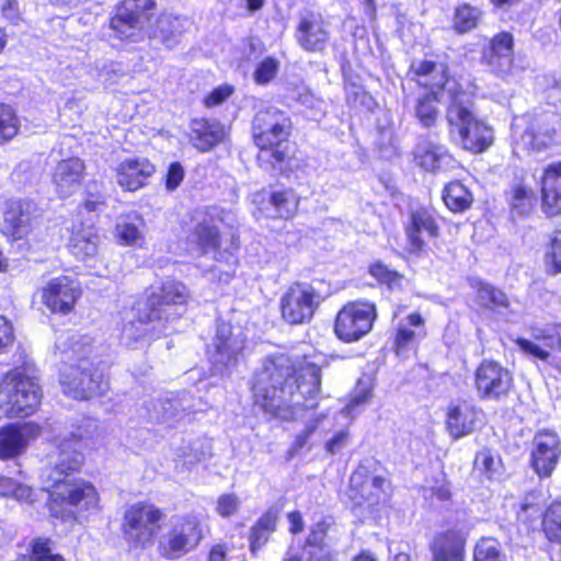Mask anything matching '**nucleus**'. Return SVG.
Masks as SVG:
<instances>
[{
    "mask_svg": "<svg viewBox=\"0 0 561 561\" xmlns=\"http://www.w3.org/2000/svg\"><path fill=\"white\" fill-rule=\"evenodd\" d=\"M436 231L434 218L428 211L422 209L412 213L410 226L407 228L411 251H421L425 239L435 237Z\"/></svg>",
    "mask_w": 561,
    "mask_h": 561,
    "instance_id": "nucleus-35",
    "label": "nucleus"
},
{
    "mask_svg": "<svg viewBox=\"0 0 561 561\" xmlns=\"http://www.w3.org/2000/svg\"><path fill=\"white\" fill-rule=\"evenodd\" d=\"M481 12L478 8L469 4H462L456 9L454 16L455 30L459 33L471 31L478 25Z\"/></svg>",
    "mask_w": 561,
    "mask_h": 561,
    "instance_id": "nucleus-50",
    "label": "nucleus"
},
{
    "mask_svg": "<svg viewBox=\"0 0 561 561\" xmlns=\"http://www.w3.org/2000/svg\"><path fill=\"white\" fill-rule=\"evenodd\" d=\"M541 207L547 216L561 213V162L549 164L541 176Z\"/></svg>",
    "mask_w": 561,
    "mask_h": 561,
    "instance_id": "nucleus-33",
    "label": "nucleus"
},
{
    "mask_svg": "<svg viewBox=\"0 0 561 561\" xmlns=\"http://www.w3.org/2000/svg\"><path fill=\"white\" fill-rule=\"evenodd\" d=\"M394 317L398 318L394 348L397 354L401 355L405 351L413 348L421 339L425 337V320L419 312H411L401 318L396 312Z\"/></svg>",
    "mask_w": 561,
    "mask_h": 561,
    "instance_id": "nucleus-28",
    "label": "nucleus"
},
{
    "mask_svg": "<svg viewBox=\"0 0 561 561\" xmlns=\"http://www.w3.org/2000/svg\"><path fill=\"white\" fill-rule=\"evenodd\" d=\"M443 199L450 210L463 211L470 207L472 195L461 182L455 181L445 186Z\"/></svg>",
    "mask_w": 561,
    "mask_h": 561,
    "instance_id": "nucleus-47",
    "label": "nucleus"
},
{
    "mask_svg": "<svg viewBox=\"0 0 561 561\" xmlns=\"http://www.w3.org/2000/svg\"><path fill=\"white\" fill-rule=\"evenodd\" d=\"M3 18L12 24H18L20 21V8L16 0H7L1 7Z\"/></svg>",
    "mask_w": 561,
    "mask_h": 561,
    "instance_id": "nucleus-64",
    "label": "nucleus"
},
{
    "mask_svg": "<svg viewBox=\"0 0 561 561\" xmlns=\"http://www.w3.org/2000/svg\"><path fill=\"white\" fill-rule=\"evenodd\" d=\"M240 507V500L233 493L222 494L217 500L216 512L221 517H229L237 513Z\"/></svg>",
    "mask_w": 561,
    "mask_h": 561,
    "instance_id": "nucleus-58",
    "label": "nucleus"
},
{
    "mask_svg": "<svg viewBox=\"0 0 561 561\" xmlns=\"http://www.w3.org/2000/svg\"><path fill=\"white\" fill-rule=\"evenodd\" d=\"M374 389L373 378L368 375L360 377L354 389L348 404L341 411L340 415L352 421L358 415L369 402Z\"/></svg>",
    "mask_w": 561,
    "mask_h": 561,
    "instance_id": "nucleus-42",
    "label": "nucleus"
},
{
    "mask_svg": "<svg viewBox=\"0 0 561 561\" xmlns=\"http://www.w3.org/2000/svg\"><path fill=\"white\" fill-rule=\"evenodd\" d=\"M369 274L380 284H386L389 288H393L400 284L401 275L390 270L381 262H375L369 266Z\"/></svg>",
    "mask_w": 561,
    "mask_h": 561,
    "instance_id": "nucleus-54",
    "label": "nucleus"
},
{
    "mask_svg": "<svg viewBox=\"0 0 561 561\" xmlns=\"http://www.w3.org/2000/svg\"><path fill=\"white\" fill-rule=\"evenodd\" d=\"M444 89L450 100L446 119L451 140L470 152L486 150L493 142V130L473 112L476 87L468 79H461L446 81Z\"/></svg>",
    "mask_w": 561,
    "mask_h": 561,
    "instance_id": "nucleus-4",
    "label": "nucleus"
},
{
    "mask_svg": "<svg viewBox=\"0 0 561 561\" xmlns=\"http://www.w3.org/2000/svg\"><path fill=\"white\" fill-rule=\"evenodd\" d=\"M144 222L137 216L119 218L115 227V236L122 245L141 248L145 243Z\"/></svg>",
    "mask_w": 561,
    "mask_h": 561,
    "instance_id": "nucleus-40",
    "label": "nucleus"
},
{
    "mask_svg": "<svg viewBox=\"0 0 561 561\" xmlns=\"http://www.w3.org/2000/svg\"><path fill=\"white\" fill-rule=\"evenodd\" d=\"M347 443L348 433L342 430L325 443L324 448L327 453L334 455L341 451L347 445Z\"/></svg>",
    "mask_w": 561,
    "mask_h": 561,
    "instance_id": "nucleus-63",
    "label": "nucleus"
},
{
    "mask_svg": "<svg viewBox=\"0 0 561 561\" xmlns=\"http://www.w3.org/2000/svg\"><path fill=\"white\" fill-rule=\"evenodd\" d=\"M329 529V523L321 520L317 523L310 530L307 538V546L318 549V551H309V561H334V557L328 546L324 543V538Z\"/></svg>",
    "mask_w": 561,
    "mask_h": 561,
    "instance_id": "nucleus-43",
    "label": "nucleus"
},
{
    "mask_svg": "<svg viewBox=\"0 0 561 561\" xmlns=\"http://www.w3.org/2000/svg\"><path fill=\"white\" fill-rule=\"evenodd\" d=\"M229 214L217 207L195 210L193 215L194 227L188 234L191 243L204 254H210L217 262L209 271L210 278L217 277L218 283L228 284L233 275V254L230 251H221L220 226Z\"/></svg>",
    "mask_w": 561,
    "mask_h": 561,
    "instance_id": "nucleus-5",
    "label": "nucleus"
},
{
    "mask_svg": "<svg viewBox=\"0 0 561 561\" xmlns=\"http://www.w3.org/2000/svg\"><path fill=\"white\" fill-rule=\"evenodd\" d=\"M247 336L240 327H231L228 323L217 325L216 335L208 348L209 360L214 370L225 375L237 364L241 356Z\"/></svg>",
    "mask_w": 561,
    "mask_h": 561,
    "instance_id": "nucleus-12",
    "label": "nucleus"
},
{
    "mask_svg": "<svg viewBox=\"0 0 561 561\" xmlns=\"http://www.w3.org/2000/svg\"><path fill=\"white\" fill-rule=\"evenodd\" d=\"M20 129V122L14 111L4 104H0V144L14 138Z\"/></svg>",
    "mask_w": 561,
    "mask_h": 561,
    "instance_id": "nucleus-51",
    "label": "nucleus"
},
{
    "mask_svg": "<svg viewBox=\"0 0 561 561\" xmlns=\"http://www.w3.org/2000/svg\"><path fill=\"white\" fill-rule=\"evenodd\" d=\"M188 298L186 286L174 279H167L160 286H151L146 297L136 304V319L123 324L121 342L137 348L154 339L170 334L174 321L182 314Z\"/></svg>",
    "mask_w": 561,
    "mask_h": 561,
    "instance_id": "nucleus-2",
    "label": "nucleus"
},
{
    "mask_svg": "<svg viewBox=\"0 0 561 561\" xmlns=\"http://www.w3.org/2000/svg\"><path fill=\"white\" fill-rule=\"evenodd\" d=\"M153 5L152 0H123L118 5L122 12L138 15V19L142 21L146 18V13Z\"/></svg>",
    "mask_w": 561,
    "mask_h": 561,
    "instance_id": "nucleus-59",
    "label": "nucleus"
},
{
    "mask_svg": "<svg viewBox=\"0 0 561 561\" xmlns=\"http://www.w3.org/2000/svg\"><path fill=\"white\" fill-rule=\"evenodd\" d=\"M162 513L152 504L138 502L130 505L124 514L123 533L131 547H145L157 533Z\"/></svg>",
    "mask_w": 561,
    "mask_h": 561,
    "instance_id": "nucleus-15",
    "label": "nucleus"
},
{
    "mask_svg": "<svg viewBox=\"0 0 561 561\" xmlns=\"http://www.w3.org/2000/svg\"><path fill=\"white\" fill-rule=\"evenodd\" d=\"M101 236L94 225L75 221L68 241L70 253L87 266L94 267L98 261Z\"/></svg>",
    "mask_w": 561,
    "mask_h": 561,
    "instance_id": "nucleus-22",
    "label": "nucleus"
},
{
    "mask_svg": "<svg viewBox=\"0 0 561 561\" xmlns=\"http://www.w3.org/2000/svg\"><path fill=\"white\" fill-rule=\"evenodd\" d=\"M376 316L374 304L368 301L350 302L336 316L335 334L344 342L357 341L371 330Z\"/></svg>",
    "mask_w": 561,
    "mask_h": 561,
    "instance_id": "nucleus-16",
    "label": "nucleus"
},
{
    "mask_svg": "<svg viewBox=\"0 0 561 561\" xmlns=\"http://www.w3.org/2000/svg\"><path fill=\"white\" fill-rule=\"evenodd\" d=\"M296 39L307 51H322L329 41V32L319 13L306 12L300 16Z\"/></svg>",
    "mask_w": 561,
    "mask_h": 561,
    "instance_id": "nucleus-26",
    "label": "nucleus"
},
{
    "mask_svg": "<svg viewBox=\"0 0 561 561\" xmlns=\"http://www.w3.org/2000/svg\"><path fill=\"white\" fill-rule=\"evenodd\" d=\"M438 102L450 104L448 93L442 98V89L431 90L416 100L414 115L423 127L428 128L436 123L439 115Z\"/></svg>",
    "mask_w": 561,
    "mask_h": 561,
    "instance_id": "nucleus-37",
    "label": "nucleus"
},
{
    "mask_svg": "<svg viewBox=\"0 0 561 561\" xmlns=\"http://www.w3.org/2000/svg\"><path fill=\"white\" fill-rule=\"evenodd\" d=\"M49 539L37 538L31 545V552L21 554L18 561H65L62 556L54 553Z\"/></svg>",
    "mask_w": 561,
    "mask_h": 561,
    "instance_id": "nucleus-49",
    "label": "nucleus"
},
{
    "mask_svg": "<svg viewBox=\"0 0 561 561\" xmlns=\"http://www.w3.org/2000/svg\"><path fill=\"white\" fill-rule=\"evenodd\" d=\"M389 482L381 476H371L364 466H359L350 478L347 497L354 507H363L369 514L385 505L389 497Z\"/></svg>",
    "mask_w": 561,
    "mask_h": 561,
    "instance_id": "nucleus-11",
    "label": "nucleus"
},
{
    "mask_svg": "<svg viewBox=\"0 0 561 561\" xmlns=\"http://www.w3.org/2000/svg\"><path fill=\"white\" fill-rule=\"evenodd\" d=\"M507 201L511 206L512 215L522 217L528 215L534 207L535 195L530 187H527L523 184H515L507 193Z\"/></svg>",
    "mask_w": 561,
    "mask_h": 561,
    "instance_id": "nucleus-46",
    "label": "nucleus"
},
{
    "mask_svg": "<svg viewBox=\"0 0 561 561\" xmlns=\"http://www.w3.org/2000/svg\"><path fill=\"white\" fill-rule=\"evenodd\" d=\"M290 119L287 114L275 106L260 108L252 121L253 141L260 153L259 161H268L274 168L285 160L283 144L290 135Z\"/></svg>",
    "mask_w": 561,
    "mask_h": 561,
    "instance_id": "nucleus-7",
    "label": "nucleus"
},
{
    "mask_svg": "<svg viewBox=\"0 0 561 561\" xmlns=\"http://www.w3.org/2000/svg\"><path fill=\"white\" fill-rule=\"evenodd\" d=\"M323 301V296L311 283L294 282L279 297L282 320L289 325L309 323Z\"/></svg>",
    "mask_w": 561,
    "mask_h": 561,
    "instance_id": "nucleus-10",
    "label": "nucleus"
},
{
    "mask_svg": "<svg viewBox=\"0 0 561 561\" xmlns=\"http://www.w3.org/2000/svg\"><path fill=\"white\" fill-rule=\"evenodd\" d=\"M531 340L517 337L516 345L526 355L536 357L542 362H549L551 357L550 351L559 345L560 339L554 335L551 328H531Z\"/></svg>",
    "mask_w": 561,
    "mask_h": 561,
    "instance_id": "nucleus-32",
    "label": "nucleus"
},
{
    "mask_svg": "<svg viewBox=\"0 0 561 561\" xmlns=\"http://www.w3.org/2000/svg\"><path fill=\"white\" fill-rule=\"evenodd\" d=\"M471 286L477 291V301L483 307L504 314L510 301L504 291L480 279H473Z\"/></svg>",
    "mask_w": 561,
    "mask_h": 561,
    "instance_id": "nucleus-39",
    "label": "nucleus"
},
{
    "mask_svg": "<svg viewBox=\"0 0 561 561\" xmlns=\"http://www.w3.org/2000/svg\"><path fill=\"white\" fill-rule=\"evenodd\" d=\"M154 172V165L145 157L125 158L114 168L116 183L129 192L144 187Z\"/></svg>",
    "mask_w": 561,
    "mask_h": 561,
    "instance_id": "nucleus-24",
    "label": "nucleus"
},
{
    "mask_svg": "<svg viewBox=\"0 0 561 561\" xmlns=\"http://www.w3.org/2000/svg\"><path fill=\"white\" fill-rule=\"evenodd\" d=\"M474 467L488 479H495L502 468V461L499 457L493 456L490 450L483 449L476 455Z\"/></svg>",
    "mask_w": 561,
    "mask_h": 561,
    "instance_id": "nucleus-52",
    "label": "nucleus"
},
{
    "mask_svg": "<svg viewBox=\"0 0 561 561\" xmlns=\"http://www.w3.org/2000/svg\"><path fill=\"white\" fill-rule=\"evenodd\" d=\"M110 28L116 38L128 39L141 28V21L138 15L122 12V9L117 7L111 19Z\"/></svg>",
    "mask_w": 561,
    "mask_h": 561,
    "instance_id": "nucleus-44",
    "label": "nucleus"
},
{
    "mask_svg": "<svg viewBox=\"0 0 561 561\" xmlns=\"http://www.w3.org/2000/svg\"><path fill=\"white\" fill-rule=\"evenodd\" d=\"M203 538L197 515L188 514L172 520L170 529L160 540L161 553L169 559L180 558L194 550Z\"/></svg>",
    "mask_w": 561,
    "mask_h": 561,
    "instance_id": "nucleus-13",
    "label": "nucleus"
},
{
    "mask_svg": "<svg viewBox=\"0 0 561 561\" xmlns=\"http://www.w3.org/2000/svg\"><path fill=\"white\" fill-rule=\"evenodd\" d=\"M98 431V425L92 419H82L75 431L65 436L57 446L56 455L51 456L53 465L49 480L56 483L69 481L67 477L80 469L84 457L82 449L89 447Z\"/></svg>",
    "mask_w": 561,
    "mask_h": 561,
    "instance_id": "nucleus-9",
    "label": "nucleus"
},
{
    "mask_svg": "<svg viewBox=\"0 0 561 561\" xmlns=\"http://www.w3.org/2000/svg\"><path fill=\"white\" fill-rule=\"evenodd\" d=\"M193 145L201 151H208L222 141L224 126L216 121L193 119L191 124Z\"/></svg>",
    "mask_w": 561,
    "mask_h": 561,
    "instance_id": "nucleus-34",
    "label": "nucleus"
},
{
    "mask_svg": "<svg viewBox=\"0 0 561 561\" xmlns=\"http://www.w3.org/2000/svg\"><path fill=\"white\" fill-rule=\"evenodd\" d=\"M514 38L511 33L502 32L492 37L482 51V64L504 81L517 79L523 69L514 64Z\"/></svg>",
    "mask_w": 561,
    "mask_h": 561,
    "instance_id": "nucleus-17",
    "label": "nucleus"
},
{
    "mask_svg": "<svg viewBox=\"0 0 561 561\" xmlns=\"http://www.w3.org/2000/svg\"><path fill=\"white\" fill-rule=\"evenodd\" d=\"M233 93V87L230 84H221L215 88L205 99L204 104L207 107L218 106L224 103Z\"/></svg>",
    "mask_w": 561,
    "mask_h": 561,
    "instance_id": "nucleus-60",
    "label": "nucleus"
},
{
    "mask_svg": "<svg viewBox=\"0 0 561 561\" xmlns=\"http://www.w3.org/2000/svg\"><path fill=\"white\" fill-rule=\"evenodd\" d=\"M41 435L34 422L12 423L0 428V459H12L22 455L30 443Z\"/></svg>",
    "mask_w": 561,
    "mask_h": 561,
    "instance_id": "nucleus-23",
    "label": "nucleus"
},
{
    "mask_svg": "<svg viewBox=\"0 0 561 561\" xmlns=\"http://www.w3.org/2000/svg\"><path fill=\"white\" fill-rule=\"evenodd\" d=\"M42 302L54 313L67 314L72 311L81 296L80 284L71 276L60 275L49 279L39 289Z\"/></svg>",
    "mask_w": 561,
    "mask_h": 561,
    "instance_id": "nucleus-18",
    "label": "nucleus"
},
{
    "mask_svg": "<svg viewBox=\"0 0 561 561\" xmlns=\"http://www.w3.org/2000/svg\"><path fill=\"white\" fill-rule=\"evenodd\" d=\"M279 69V61L276 60L273 57H266L264 58L256 67L254 71V80L259 84H266L268 83Z\"/></svg>",
    "mask_w": 561,
    "mask_h": 561,
    "instance_id": "nucleus-55",
    "label": "nucleus"
},
{
    "mask_svg": "<svg viewBox=\"0 0 561 561\" xmlns=\"http://www.w3.org/2000/svg\"><path fill=\"white\" fill-rule=\"evenodd\" d=\"M14 341L12 323L0 314V352L10 346Z\"/></svg>",
    "mask_w": 561,
    "mask_h": 561,
    "instance_id": "nucleus-62",
    "label": "nucleus"
},
{
    "mask_svg": "<svg viewBox=\"0 0 561 561\" xmlns=\"http://www.w3.org/2000/svg\"><path fill=\"white\" fill-rule=\"evenodd\" d=\"M37 378L23 368L8 373L0 382V416L23 417L33 414L41 403Z\"/></svg>",
    "mask_w": 561,
    "mask_h": 561,
    "instance_id": "nucleus-8",
    "label": "nucleus"
},
{
    "mask_svg": "<svg viewBox=\"0 0 561 561\" xmlns=\"http://www.w3.org/2000/svg\"><path fill=\"white\" fill-rule=\"evenodd\" d=\"M98 80L104 84L112 85L123 76L119 65L113 61H104L96 65Z\"/></svg>",
    "mask_w": 561,
    "mask_h": 561,
    "instance_id": "nucleus-57",
    "label": "nucleus"
},
{
    "mask_svg": "<svg viewBox=\"0 0 561 561\" xmlns=\"http://www.w3.org/2000/svg\"><path fill=\"white\" fill-rule=\"evenodd\" d=\"M184 179V170L183 167L179 162H173L170 164L167 179L165 186L169 191L175 190Z\"/></svg>",
    "mask_w": 561,
    "mask_h": 561,
    "instance_id": "nucleus-61",
    "label": "nucleus"
},
{
    "mask_svg": "<svg viewBox=\"0 0 561 561\" xmlns=\"http://www.w3.org/2000/svg\"><path fill=\"white\" fill-rule=\"evenodd\" d=\"M474 561H502L500 543L493 538L481 539L474 549Z\"/></svg>",
    "mask_w": 561,
    "mask_h": 561,
    "instance_id": "nucleus-53",
    "label": "nucleus"
},
{
    "mask_svg": "<svg viewBox=\"0 0 561 561\" xmlns=\"http://www.w3.org/2000/svg\"><path fill=\"white\" fill-rule=\"evenodd\" d=\"M542 530L548 540L561 542V501L552 502L542 515Z\"/></svg>",
    "mask_w": 561,
    "mask_h": 561,
    "instance_id": "nucleus-48",
    "label": "nucleus"
},
{
    "mask_svg": "<svg viewBox=\"0 0 561 561\" xmlns=\"http://www.w3.org/2000/svg\"><path fill=\"white\" fill-rule=\"evenodd\" d=\"M479 411L467 401L453 402L446 414V428L454 439L473 432Z\"/></svg>",
    "mask_w": 561,
    "mask_h": 561,
    "instance_id": "nucleus-30",
    "label": "nucleus"
},
{
    "mask_svg": "<svg viewBox=\"0 0 561 561\" xmlns=\"http://www.w3.org/2000/svg\"><path fill=\"white\" fill-rule=\"evenodd\" d=\"M510 371L493 360H483L474 373V387L479 398L500 400L512 386Z\"/></svg>",
    "mask_w": 561,
    "mask_h": 561,
    "instance_id": "nucleus-20",
    "label": "nucleus"
},
{
    "mask_svg": "<svg viewBox=\"0 0 561 561\" xmlns=\"http://www.w3.org/2000/svg\"><path fill=\"white\" fill-rule=\"evenodd\" d=\"M546 265L551 274L561 272V230L557 232L546 254Z\"/></svg>",
    "mask_w": 561,
    "mask_h": 561,
    "instance_id": "nucleus-56",
    "label": "nucleus"
},
{
    "mask_svg": "<svg viewBox=\"0 0 561 561\" xmlns=\"http://www.w3.org/2000/svg\"><path fill=\"white\" fill-rule=\"evenodd\" d=\"M268 203L272 207V213L268 216L290 219L298 210L300 198L294 190H278L271 192Z\"/></svg>",
    "mask_w": 561,
    "mask_h": 561,
    "instance_id": "nucleus-41",
    "label": "nucleus"
},
{
    "mask_svg": "<svg viewBox=\"0 0 561 561\" xmlns=\"http://www.w3.org/2000/svg\"><path fill=\"white\" fill-rule=\"evenodd\" d=\"M56 348L65 366L60 371L64 393L77 400H89L103 394L108 382L103 373L88 359L92 346L90 339L75 333L61 334Z\"/></svg>",
    "mask_w": 561,
    "mask_h": 561,
    "instance_id": "nucleus-3",
    "label": "nucleus"
},
{
    "mask_svg": "<svg viewBox=\"0 0 561 561\" xmlns=\"http://www.w3.org/2000/svg\"><path fill=\"white\" fill-rule=\"evenodd\" d=\"M194 401V398L186 392L170 394L159 400L158 403H152V409L148 408V416L151 420L173 425L202 410L196 407Z\"/></svg>",
    "mask_w": 561,
    "mask_h": 561,
    "instance_id": "nucleus-25",
    "label": "nucleus"
},
{
    "mask_svg": "<svg viewBox=\"0 0 561 561\" xmlns=\"http://www.w3.org/2000/svg\"><path fill=\"white\" fill-rule=\"evenodd\" d=\"M320 367L306 359L297 368L291 358L280 354L267 357L255 373L252 386L254 405L270 417L294 421L307 417L305 428L296 435L290 454L307 446L318 430L324 431L328 414H316L320 392Z\"/></svg>",
    "mask_w": 561,
    "mask_h": 561,
    "instance_id": "nucleus-1",
    "label": "nucleus"
},
{
    "mask_svg": "<svg viewBox=\"0 0 561 561\" xmlns=\"http://www.w3.org/2000/svg\"><path fill=\"white\" fill-rule=\"evenodd\" d=\"M84 169V163L79 158H69L58 162L53 173V183L60 197H67L79 190Z\"/></svg>",
    "mask_w": 561,
    "mask_h": 561,
    "instance_id": "nucleus-31",
    "label": "nucleus"
},
{
    "mask_svg": "<svg viewBox=\"0 0 561 561\" xmlns=\"http://www.w3.org/2000/svg\"><path fill=\"white\" fill-rule=\"evenodd\" d=\"M276 520L277 512L270 510L252 527L250 535L252 553H255L267 542L270 535L275 530Z\"/></svg>",
    "mask_w": 561,
    "mask_h": 561,
    "instance_id": "nucleus-45",
    "label": "nucleus"
},
{
    "mask_svg": "<svg viewBox=\"0 0 561 561\" xmlns=\"http://www.w3.org/2000/svg\"><path fill=\"white\" fill-rule=\"evenodd\" d=\"M415 163L424 171L436 173L445 170L453 162L448 149L428 138L417 141L414 151Z\"/></svg>",
    "mask_w": 561,
    "mask_h": 561,
    "instance_id": "nucleus-29",
    "label": "nucleus"
},
{
    "mask_svg": "<svg viewBox=\"0 0 561 561\" xmlns=\"http://www.w3.org/2000/svg\"><path fill=\"white\" fill-rule=\"evenodd\" d=\"M191 25V21L186 18L163 14L157 21L154 37L161 41L165 47L172 48Z\"/></svg>",
    "mask_w": 561,
    "mask_h": 561,
    "instance_id": "nucleus-36",
    "label": "nucleus"
},
{
    "mask_svg": "<svg viewBox=\"0 0 561 561\" xmlns=\"http://www.w3.org/2000/svg\"><path fill=\"white\" fill-rule=\"evenodd\" d=\"M465 546L466 537L461 530L439 531L430 545L432 561H463Z\"/></svg>",
    "mask_w": 561,
    "mask_h": 561,
    "instance_id": "nucleus-27",
    "label": "nucleus"
},
{
    "mask_svg": "<svg viewBox=\"0 0 561 561\" xmlns=\"http://www.w3.org/2000/svg\"><path fill=\"white\" fill-rule=\"evenodd\" d=\"M512 138L516 154L550 149L561 142V117L553 112L516 116L512 123Z\"/></svg>",
    "mask_w": 561,
    "mask_h": 561,
    "instance_id": "nucleus-6",
    "label": "nucleus"
},
{
    "mask_svg": "<svg viewBox=\"0 0 561 561\" xmlns=\"http://www.w3.org/2000/svg\"><path fill=\"white\" fill-rule=\"evenodd\" d=\"M51 488L53 512H57V506H66L70 515L90 514L99 508V494L90 482L70 480Z\"/></svg>",
    "mask_w": 561,
    "mask_h": 561,
    "instance_id": "nucleus-14",
    "label": "nucleus"
},
{
    "mask_svg": "<svg viewBox=\"0 0 561 561\" xmlns=\"http://www.w3.org/2000/svg\"><path fill=\"white\" fill-rule=\"evenodd\" d=\"M561 456V440L552 431L538 432L531 443L530 467L539 478H549Z\"/></svg>",
    "mask_w": 561,
    "mask_h": 561,
    "instance_id": "nucleus-21",
    "label": "nucleus"
},
{
    "mask_svg": "<svg viewBox=\"0 0 561 561\" xmlns=\"http://www.w3.org/2000/svg\"><path fill=\"white\" fill-rule=\"evenodd\" d=\"M36 204L27 199H11L5 203L0 230L11 240L27 237L35 226Z\"/></svg>",
    "mask_w": 561,
    "mask_h": 561,
    "instance_id": "nucleus-19",
    "label": "nucleus"
},
{
    "mask_svg": "<svg viewBox=\"0 0 561 561\" xmlns=\"http://www.w3.org/2000/svg\"><path fill=\"white\" fill-rule=\"evenodd\" d=\"M412 70L417 77L421 85L430 90L442 89V98L447 93L444 89L446 81L456 80L455 78H447L445 76V68L443 65H437L430 60H422L412 64Z\"/></svg>",
    "mask_w": 561,
    "mask_h": 561,
    "instance_id": "nucleus-38",
    "label": "nucleus"
}]
</instances>
